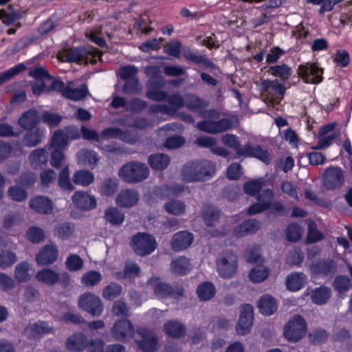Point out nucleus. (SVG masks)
I'll return each instance as SVG.
<instances>
[{
    "instance_id": "69168bd1",
    "label": "nucleus",
    "mask_w": 352,
    "mask_h": 352,
    "mask_svg": "<svg viewBox=\"0 0 352 352\" xmlns=\"http://www.w3.org/2000/svg\"><path fill=\"white\" fill-rule=\"evenodd\" d=\"M221 140L223 144L234 148L236 154L239 150L243 149V146L240 147V142L238 138L233 134H225L221 136Z\"/></svg>"
},
{
    "instance_id": "58836bf2",
    "label": "nucleus",
    "mask_w": 352,
    "mask_h": 352,
    "mask_svg": "<svg viewBox=\"0 0 352 352\" xmlns=\"http://www.w3.org/2000/svg\"><path fill=\"white\" fill-rule=\"evenodd\" d=\"M29 75L38 81L45 82V83H50V89H53V82L60 80L50 76L45 69L41 66H37L30 69Z\"/></svg>"
},
{
    "instance_id": "1a4fd4ad",
    "label": "nucleus",
    "mask_w": 352,
    "mask_h": 352,
    "mask_svg": "<svg viewBox=\"0 0 352 352\" xmlns=\"http://www.w3.org/2000/svg\"><path fill=\"white\" fill-rule=\"evenodd\" d=\"M344 182V175L341 168L330 166L325 169L323 174V185L327 190L340 188Z\"/></svg>"
},
{
    "instance_id": "2eb2a0df",
    "label": "nucleus",
    "mask_w": 352,
    "mask_h": 352,
    "mask_svg": "<svg viewBox=\"0 0 352 352\" xmlns=\"http://www.w3.org/2000/svg\"><path fill=\"white\" fill-rule=\"evenodd\" d=\"M240 317L236 326V330L240 335H245L250 332L253 324V307L246 304L241 307Z\"/></svg>"
},
{
    "instance_id": "774afa93",
    "label": "nucleus",
    "mask_w": 352,
    "mask_h": 352,
    "mask_svg": "<svg viewBox=\"0 0 352 352\" xmlns=\"http://www.w3.org/2000/svg\"><path fill=\"white\" fill-rule=\"evenodd\" d=\"M65 159V156L63 153V150L53 148L50 155V164L56 168H60Z\"/></svg>"
},
{
    "instance_id": "09e8293b",
    "label": "nucleus",
    "mask_w": 352,
    "mask_h": 352,
    "mask_svg": "<svg viewBox=\"0 0 352 352\" xmlns=\"http://www.w3.org/2000/svg\"><path fill=\"white\" fill-rule=\"evenodd\" d=\"M68 140V135L63 131H57L51 138L50 148L63 150L67 146Z\"/></svg>"
},
{
    "instance_id": "b1692460",
    "label": "nucleus",
    "mask_w": 352,
    "mask_h": 352,
    "mask_svg": "<svg viewBox=\"0 0 352 352\" xmlns=\"http://www.w3.org/2000/svg\"><path fill=\"white\" fill-rule=\"evenodd\" d=\"M273 195L271 190H263L258 197V203L249 208L248 213L255 214L267 209L270 206Z\"/></svg>"
},
{
    "instance_id": "39448f33",
    "label": "nucleus",
    "mask_w": 352,
    "mask_h": 352,
    "mask_svg": "<svg viewBox=\"0 0 352 352\" xmlns=\"http://www.w3.org/2000/svg\"><path fill=\"white\" fill-rule=\"evenodd\" d=\"M307 323L300 315L291 318L284 327V336L289 342H296L307 333Z\"/></svg>"
},
{
    "instance_id": "3c124183",
    "label": "nucleus",
    "mask_w": 352,
    "mask_h": 352,
    "mask_svg": "<svg viewBox=\"0 0 352 352\" xmlns=\"http://www.w3.org/2000/svg\"><path fill=\"white\" fill-rule=\"evenodd\" d=\"M65 267L70 272H78L84 266L83 260L77 254H69L65 262Z\"/></svg>"
},
{
    "instance_id": "6e6d98bb",
    "label": "nucleus",
    "mask_w": 352,
    "mask_h": 352,
    "mask_svg": "<svg viewBox=\"0 0 352 352\" xmlns=\"http://www.w3.org/2000/svg\"><path fill=\"white\" fill-rule=\"evenodd\" d=\"M122 293L120 285L111 283L106 286L102 291V296L105 299L112 300L119 296Z\"/></svg>"
},
{
    "instance_id": "e2e57ef3",
    "label": "nucleus",
    "mask_w": 352,
    "mask_h": 352,
    "mask_svg": "<svg viewBox=\"0 0 352 352\" xmlns=\"http://www.w3.org/2000/svg\"><path fill=\"white\" fill-rule=\"evenodd\" d=\"M219 211L217 209L209 208L204 212L203 218L207 226H213L219 217Z\"/></svg>"
},
{
    "instance_id": "a19ab883",
    "label": "nucleus",
    "mask_w": 352,
    "mask_h": 352,
    "mask_svg": "<svg viewBox=\"0 0 352 352\" xmlns=\"http://www.w3.org/2000/svg\"><path fill=\"white\" fill-rule=\"evenodd\" d=\"M102 276L96 270H89L84 273L80 278V283L85 287H92L100 283Z\"/></svg>"
},
{
    "instance_id": "864d4df0",
    "label": "nucleus",
    "mask_w": 352,
    "mask_h": 352,
    "mask_svg": "<svg viewBox=\"0 0 352 352\" xmlns=\"http://www.w3.org/2000/svg\"><path fill=\"white\" fill-rule=\"evenodd\" d=\"M269 72L274 76L279 77L283 80H287L292 76L291 67L285 64L272 66L270 67Z\"/></svg>"
},
{
    "instance_id": "a18cd8bd",
    "label": "nucleus",
    "mask_w": 352,
    "mask_h": 352,
    "mask_svg": "<svg viewBox=\"0 0 352 352\" xmlns=\"http://www.w3.org/2000/svg\"><path fill=\"white\" fill-rule=\"evenodd\" d=\"M29 159L34 168H40L47 162V152L44 148L36 149L30 154Z\"/></svg>"
},
{
    "instance_id": "aec40b11",
    "label": "nucleus",
    "mask_w": 352,
    "mask_h": 352,
    "mask_svg": "<svg viewBox=\"0 0 352 352\" xmlns=\"http://www.w3.org/2000/svg\"><path fill=\"white\" fill-rule=\"evenodd\" d=\"M237 155L254 157L265 163H268L271 160L270 154L267 151L258 146H252L250 144H245L243 146L242 150H239L237 151Z\"/></svg>"
},
{
    "instance_id": "37998d69",
    "label": "nucleus",
    "mask_w": 352,
    "mask_h": 352,
    "mask_svg": "<svg viewBox=\"0 0 352 352\" xmlns=\"http://www.w3.org/2000/svg\"><path fill=\"white\" fill-rule=\"evenodd\" d=\"M44 137L43 131L36 128L34 129H30V131L26 133L23 138V142L25 145L32 147L38 144Z\"/></svg>"
},
{
    "instance_id": "2f4dec72",
    "label": "nucleus",
    "mask_w": 352,
    "mask_h": 352,
    "mask_svg": "<svg viewBox=\"0 0 352 352\" xmlns=\"http://www.w3.org/2000/svg\"><path fill=\"white\" fill-rule=\"evenodd\" d=\"M33 270L30 263L23 261L17 264L14 272V276L16 281L24 283L30 280L32 276Z\"/></svg>"
},
{
    "instance_id": "9b49d317",
    "label": "nucleus",
    "mask_w": 352,
    "mask_h": 352,
    "mask_svg": "<svg viewBox=\"0 0 352 352\" xmlns=\"http://www.w3.org/2000/svg\"><path fill=\"white\" fill-rule=\"evenodd\" d=\"M111 337L118 341L126 342L134 336L132 323L127 319L116 321L111 329Z\"/></svg>"
},
{
    "instance_id": "e433bc0d",
    "label": "nucleus",
    "mask_w": 352,
    "mask_h": 352,
    "mask_svg": "<svg viewBox=\"0 0 352 352\" xmlns=\"http://www.w3.org/2000/svg\"><path fill=\"white\" fill-rule=\"evenodd\" d=\"M270 273L268 267L261 263H258L250 270L248 277L253 283H261L267 278Z\"/></svg>"
},
{
    "instance_id": "8fccbe9b",
    "label": "nucleus",
    "mask_w": 352,
    "mask_h": 352,
    "mask_svg": "<svg viewBox=\"0 0 352 352\" xmlns=\"http://www.w3.org/2000/svg\"><path fill=\"white\" fill-rule=\"evenodd\" d=\"M72 180L77 185L87 186L94 182V176L89 171L78 170L74 174Z\"/></svg>"
},
{
    "instance_id": "4d7b16f0",
    "label": "nucleus",
    "mask_w": 352,
    "mask_h": 352,
    "mask_svg": "<svg viewBox=\"0 0 352 352\" xmlns=\"http://www.w3.org/2000/svg\"><path fill=\"white\" fill-rule=\"evenodd\" d=\"M303 233L302 228L295 223L289 225L286 230V237L288 241H298Z\"/></svg>"
},
{
    "instance_id": "6e6552de",
    "label": "nucleus",
    "mask_w": 352,
    "mask_h": 352,
    "mask_svg": "<svg viewBox=\"0 0 352 352\" xmlns=\"http://www.w3.org/2000/svg\"><path fill=\"white\" fill-rule=\"evenodd\" d=\"M78 307L93 316H99L103 306L100 298L91 292H86L78 298Z\"/></svg>"
},
{
    "instance_id": "7c9ffc66",
    "label": "nucleus",
    "mask_w": 352,
    "mask_h": 352,
    "mask_svg": "<svg viewBox=\"0 0 352 352\" xmlns=\"http://www.w3.org/2000/svg\"><path fill=\"white\" fill-rule=\"evenodd\" d=\"M185 190V187L182 185H175L169 186L164 185L162 186H157L154 188L153 192L155 195L162 197H178Z\"/></svg>"
},
{
    "instance_id": "f8f14e48",
    "label": "nucleus",
    "mask_w": 352,
    "mask_h": 352,
    "mask_svg": "<svg viewBox=\"0 0 352 352\" xmlns=\"http://www.w3.org/2000/svg\"><path fill=\"white\" fill-rule=\"evenodd\" d=\"M138 347L144 352H154L157 347V340L155 334L146 329H139L134 338Z\"/></svg>"
},
{
    "instance_id": "5fc2aeb1",
    "label": "nucleus",
    "mask_w": 352,
    "mask_h": 352,
    "mask_svg": "<svg viewBox=\"0 0 352 352\" xmlns=\"http://www.w3.org/2000/svg\"><path fill=\"white\" fill-rule=\"evenodd\" d=\"M118 188V181L116 179H108L104 180L100 187V192L103 195H113Z\"/></svg>"
},
{
    "instance_id": "f03ea898",
    "label": "nucleus",
    "mask_w": 352,
    "mask_h": 352,
    "mask_svg": "<svg viewBox=\"0 0 352 352\" xmlns=\"http://www.w3.org/2000/svg\"><path fill=\"white\" fill-rule=\"evenodd\" d=\"M118 176L126 183L137 184L148 177L149 169L142 162H131L120 168Z\"/></svg>"
},
{
    "instance_id": "7ed1b4c3",
    "label": "nucleus",
    "mask_w": 352,
    "mask_h": 352,
    "mask_svg": "<svg viewBox=\"0 0 352 352\" xmlns=\"http://www.w3.org/2000/svg\"><path fill=\"white\" fill-rule=\"evenodd\" d=\"M101 56L100 51L95 49L85 47L66 49L58 54V58L60 61L95 63L96 58Z\"/></svg>"
},
{
    "instance_id": "c85d7f7f",
    "label": "nucleus",
    "mask_w": 352,
    "mask_h": 352,
    "mask_svg": "<svg viewBox=\"0 0 352 352\" xmlns=\"http://www.w3.org/2000/svg\"><path fill=\"white\" fill-rule=\"evenodd\" d=\"M41 117L36 109H30L23 113L19 120V125L25 129H32L40 122Z\"/></svg>"
},
{
    "instance_id": "de8ad7c7",
    "label": "nucleus",
    "mask_w": 352,
    "mask_h": 352,
    "mask_svg": "<svg viewBox=\"0 0 352 352\" xmlns=\"http://www.w3.org/2000/svg\"><path fill=\"white\" fill-rule=\"evenodd\" d=\"M78 161L82 165L93 166L98 162V157L93 151L82 149L78 153Z\"/></svg>"
},
{
    "instance_id": "13d9d810",
    "label": "nucleus",
    "mask_w": 352,
    "mask_h": 352,
    "mask_svg": "<svg viewBox=\"0 0 352 352\" xmlns=\"http://www.w3.org/2000/svg\"><path fill=\"white\" fill-rule=\"evenodd\" d=\"M58 184L59 186L63 190L71 191L74 189V186L69 180V171L67 166L65 167L60 171L58 177Z\"/></svg>"
},
{
    "instance_id": "49530a36",
    "label": "nucleus",
    "mask_w": 352,
    "mask_h": 352,
    "mask_svg": "<svg viewBox=\"0 0 352 352\" xmlns=\"http://www.w3.org/2000/svg\"><path fill=\"white\" fill-rule=\"evenodd\" d=\"M104 217L107 221L113 225H120L124 220V214L116 207H109L104 211Z\"/></svg>"
},
{
    "instance_id": "f257e3e1",
    "label": "nucleus",
    "mask_w": 352,
    "mask_h": 352,
    "mask_svg": "<svg viewBox=\"0 0 352 352\" xmlns=\"http://www.w3.org/2000/svg\"><path fill=\"white\" fill-rule=\"evenodd\" d=\"M214 173L213 166L210 164L190 162L182 169V180L185 182H199L211 178Z\"/></svg>"
},
{
    "instance_id": "f704fd0d",
    "label": "nucleus",
    "mask_w": 352,
    "mask_h": 352,
    "mask_svg": "<svg viewBox=\"0 0 352 352\" xmlns=\"http://www.w3.org/2000/svg\"><path fill=\"white\" fill-rule=\"evenodd\" d=\"M258 307L263 314L270 316L276 311L277 303L272 296L267 294L260 298Z\"/></svg>"
},
{
    "instance_id": "6ab92c4d",
    "label": "nucleus",
    "mask_w": 352,
    "mask_h": 352,
    "mask_svg": "<svg viewBox=\"0 0 352 352\" xmlns=\"http://www.w3.org/2000/svg\"><path fill=\"white\" fill-rule=\"evenodd\" d=\"M139 199V193L135 190L127 188L119 192L115 201L121 208H131L138 204Z\"/></svg>"
},
{
    "instance_id": "5701e85b",
    "label": "nucleus",
    "mask_w": 352,
    "mask_h": 352,
    "mask_svg": "<svg viewBox=\"0 0 352 352\" xmlns=\"http://www.w3.org/2000/svg\"><path fill=\"white\" fill-rule=\"evenodd\" d=\"M193 241V236L187 231H181L175 234L170 242L171 248L175 251L186 249Z\"/></svg>"
},
{
    "instance_id": "0eeeda50",
    "label": "nucleus",
    "mask_w": 352,
    "mask_h": 352,
    "mask_svg": "<svg viewBox=\"0 0 352 352\" xmlns=\"http://www.w3.org/2000/svg\"><path fill=\"white\" fill-rule=\"evenodd\" d=\"M36 180V177L33 173H28L20 177L16 184L9 188L8 196L14 201H23L28 197L25 188L30 187Z\"/></svg>"
},
{
    "instance_id": "a211bd4d",
    "label": "nucleus",
    "mask_w": 352,
    "mask_h": 352,
    "mask_svg": "<svg viewBox=\"0 0 352 352\" xmlns=\"http://www.w3.org/2000/svg\"><path fill=\"white\" fill-rule=\"evenodd\" d=\"M74 205L82 210H90L96 206V198L85 191H76L72 197Z\"/></svg>"
},
{
    "instance_id": "dca6fc26",
    "label": "nucleus",
    "mask_w": 352,
    "mask_h": 352,
    "mask_svg": "<svg viewBox=\"0 0 352 352\" xmlns=\"http://www.w3.org/2000/svg\"><path fill=\"white\" fill-rule=\"evenodd\" d=\"M58 256V251L53 243L44 245L36 256V261L38 265H49L54 263Z\"/></svg>"
},
{
    "instance_id": "72a5a7b5",
    "label": "nucleus",
    "mask_w": 352,
    "mask_h": 352,
    "mask_svg": "<svg viewBox=\"0 0 352 352\" xmlns=\"http://www.w3.org/2000/svg\"><path fill=\"white\" fill-rule=\"evenodd\" d=\"M148 285L153 289L155 295L158 297H166L171 294L173 292L172 287L168 284L157 278L150 279Z\"/></svg>"
},
{
    "instance_id": "680f3d73",
    "label": "nucleus",
    "mask_w": 352,
    "mask_h": 352,
    "mask_svg": "<svg viewBox=\"0 0 352 352\" xmlns=\"http://www.w3.org/2000/svg\"><path fill=\"white\" fill-rule=\"evenodd\" d=\"M16 261L15 253L10 251H3L0 253V268L5 269Z\"/></svg>"
},
{
    "instance_id": "603ef678",
    "label": "nucleus",
    "mask_w": 352,
    "mask_h": 352,
    "mask_svg": "<svg viewBox=\"0 0 352 352\" xmlns=\"http://www.w3.org/2000/svg\"><path fill=\"white\" fill-rule=\"evenodd\" d=\"M310 269L314 274H328L334 271L335 265L331 261H319L313 264Z\"/></svg>"
},
{
    "instance_id": "c756f323",
    "label": "nucleus",
    "mask_w": 352,
    "mask_h": 352,
    "mask_svg": "<svg viewBox=\"0 0 352 352\" xmlns=\"http://www.w3.org/2000/svg\"><path fill=\"white\" fill-rule=\"evenodd\" d=\"M192 269L190 260L185 256H179L174 258L170 265V270L172 273L177 275H185Z\"/></svg>"
},
{
    "instance_id": "052dcab7",
    "label": "nucleus",
    "mask_w": 352,
    "mask_h": 352,
    "mask_svg": "<svg viewBox=\"0 0 352 352\" xmlns=\"http://www.w3.org/2000/svg\"><path fill=\"white\" fill-rule=\"evenodd\" d=\"M28 240L34 243L41 242L45 238L43 230L38 227L32 226L28 229L26 233Z\"/></svg>"
},
{
    "instance_id": "bb28decb",
    "label": "nucleus",
    "mask_w": 352,
    "mask_h": 352,
    "mask_svg": "<svg viewBox=\"0 0 352 352\" xmlns=\"http://www.w3.org/2000/svg\"><path fill=\"white\" fill-rule=\"evenodd\" d=\"M306 275L301 272L289 274L285 280L286 288L291 292H297L302 288L307 283Z\"/></svg>"
},
{
    "instance_id": "ea45409f",
    "label": "nucleus",
    "mask_w": 352,
    "mask_h": 352,
    "mask_svg": "<svg viewBox=\"0 0 352 352\" xmlns=\"http://www.w3.org/2000/svg\"><path fill=\"white\" fill-rule=\"evenodd\" d=\"M216 293L214 285L210 282H204L199 284L197 288V294L199 298L203 301H207L212 298Z\"/></svg>"
},
{
    "instance_id": "423d86ee",
    "label": "nucleus",
    "mask_w": 352,
    "mask_h": 352,
    "mask_svg": "<svg viewBox=\"0 0 352 352\" xmlns=\"http://www.w3.org/2000/svg\"><path fill=\"white\" fill-rule=\"evenodd\" d=\"M133 250L140 256H145L154 252L157 243L155 238L148 233L138 232L131 241Z\"/></svg>"
},
{
    "instance_id": "c9c22d12",
    "label": "nucleus",
    "mask_w": 352,
    "mask_h": 352,
    "mask_svg": "<svg viewBox=\"0 0 352 352\" xmlns=\"http://www.w3.org/2000/svg\"><path fill=\"white\" fill-rule=\"evenodd\" d=\"M164 332L173 338H180L185 335L184 325L177 320H170L164 325Z\"/></svg>"
},
{
    "instance_id": "473e14b6",
    "label": "nucleus",
    "mask_w": 352,
    "mask_h": 352,
    "mask_svg": "<svg viewBox=\"0 0 352 352\" xmlns=\"http://www.w3.org/2000/svg\"><path fill=\"white\" fill-rule=\"evenodd\" d=\"M36 280L47 285H53L58 283L59 274L51 268L42 269L35 275Z\"/></svg>"
},
{
    "instance_id": "79ce46f5",
    "label": "nucleus",
    "mask_w": 352,
    "mask_h": 352,
    "mask_svg": "<svg viewBox=\"0 0 352 352\" xmlns=\"http://www.w3.org/2000/svg\"><path fill=\"white\" fill-rule=\"evenodd\" d=\"M102 138H118L124 142H133L134 139L127 133L123 132L116 127L104 129L101 135Z\"/></svg>"
},
{
    "instance_id": "4be33fe9",
    "label": "nucleus",
    "mask_w": 352,
    "mask_h": 352,
    "mask_svg": "<svg viewBox=\"0 0 352 352\" xmlns=\"http://www.w3.org/2000/svg\"><path fill=\"white\" fill-rule=\"evenodd\" d=\"M305 295L309 296L311 301L318 305L325 304L331 296V289L325 286L315 289H307Z\"/></svg>"
},
{
    "instance_id": "20e7f679",
    "label": "nucleus",
    "mask_w": 352,
    "mask_h": 352,
    "mask_svg": "<svg viewBox=\"0 0 352 352\" xmlns=\"http://www.w3.org/2000/svg\"><path fill=\"white\" fill-rule=\"evenodd\" d=\"M216 267L217 272L220 277L230 279L236 274L238 257L232 251H225L217 259Z\"/></svg>"
},
{
    "instance_id": "4c0bfd02",
    "label": "nucleus",
    "mask_w": 352,
    "mask_h": 352,
    "mask_svg": "<svg viewBox=\"0 0 352 352\" xmlns=\"http://www.w3.org/2000/svg\"><path fill=\"white\" fill-rule=\"evenodd\" d=\"M165 211L175 216H180L185 213L186 204L179 199H170L166 201L164 206Z\"/></svg>"
},
{
    "instance_id": "c03bdc74",
    "label": "nucleus",
    "mask_w": 352,
    "mask_h": 352,
    "mask_svg": "<svg viewBox=\"0 0 352 352\" xmlns=\"http://www.w3.org/2000/svg\"><path fill=\"white\" fill-rule=\"evenodd\" d=\"M148 162L153 169L163 170L168 166L170 159L166 154L157 153L151 155Z\"/></svg>"
},
{
    "instance_id": "338daca9",
    "label": "nucleus",
    "mask_w": 352,
    "mask_h": 352,
    "mask_svg": "<svg viewBox=\"0 0 352 352\" xmlns=\"http://www.w3.org/2000/svg\"><path fill=\"white\" fill-rule=\"evenodd\" d=\"M334 287L339 293L345 292L351 287V280L346 276H338L334 280Z\"/></svg>"
},
{
    "instance_id": "bf43d9fd",
    "label": "nucleus",
    "mask_w": 352,
    "mask_h": 352,
    "mask_svg": "<svg viewBox=\"0 0 352 352\" xmlns=\"http://www.w3.org/2000/svg\"><path fill=\"white\" fill-rule=\"evenodd\" d=\"M74 231L73 225L68 223L60 224L55 230V235L62 239H66L72 235Z\"/></svg>"
},
{
    "instance_id": "412c9836",
    "label": "nucleus",
    "mask_w": 352,
    "mask_h": 352,
    "mask_svg": "<svg viewBox=\"0 0 352 352\" xmlns=\"http://www.w3.org/2000/svg\"><path fill=\"white\" fill-rule=\"evenodd\" d=\"M261 89L272 98L276 96L278 100H281L285 94V87L277 80H271L263 79L261 80Z\"/></svg>"
},
{
    "instance_id": "393cba45",
    "label": "nucleus",
    "mask_w": 352,
    "mask_h": 352,
    "mask_svg": "<svg viewBox=\"0 0 352 352\" xmlns=\"http://www.w3.org/2000/svg\"><path fill=\"white\" fill-rule=\"evenodd\" d=\"M52 327L47 322L38 321L30 324L25 329V334L29 339H36L38 337L52 332Z\"/></svg>"
},
{
    "instance_id": "ddd939ff",
    "label": "nucleus",
    "mask_w": 352,
    "mask_h": 352,
    "mask_svg": "<svg viewBox=\"0 0 352 352\" xmlns=\"http://www.w3.org/2000/svg\"><path fill=\"white\" fill-rule=\"evenodd\" d=\"M169 105L156 104L151 107V110L153 113H162L167 115H174L177 110L182 108L185 105L184 99L177 94H172L167 98Z\"/></svg>"
},
{
    "instance_id": "0e129e2a",
    "label": "nucleus",
    "mask_w": 352,
    "mask_h": 352,
    "mask_svg": "<svg viewBox=\"0 0 352 352\" xmlns=\"http://www.w3.org/2000/svg\"><path fill=\"white\" fill-rule=\"evenodd\" d=\"M25 69L23 64H19L10 69L0 74V85L11 79Z\"/></svg>"
},
{
    "instance_id": "a878e982",
    "label": "nucleus",
    "mask_w": 352,
    "mask_h": 352,
    "mask_svg": "<svg viewBox=\"0 0 352 352\" xmlns=\"http://www.w3.org/2000/svg\"><path fill=\"white\" fill-rule=\"evenodd\" d=\"M29 206L33 210L41 214L51 213L53 209L51 200L43 196H37L31 199Z\"/></svg>"
},
{
    "instance_id": "cd10ccee",
    "label": "nucleus",
    "mask_w": 352,
    "mask_h": 352,
    "mask_svg": "<svg viewBox=\"0 0 352 352\" xmlns=\"http://www.w3.org/2000/svg\"><path fill=\"white\" fill-rule=\"evenodd\" d=\"M87 338L83 333H74L66 341L67 349L73 352H80L87 346Z\"/></svg>"
},
{
    "instance_id": "f3484780",
    "label": "nucleus",
    "mask_w": 352,
    "mask_h": 352,
    "mask_svg": "<svg viewBox=\"0 0 352 352\" xmlns=\"http://www.w3.org/2000/svg\"><path fill=\"white\" fill-rule=\"evenodd\" d=\"M197 128L206 133L216 134L226 131L231 126V122L227 119L218 121L208 120L197 123Z\"/></svg>"
},
{
    "instance_id": "9d476101",
    "label": "nucleus",
    "mask_w": 352,
    "mask_h": 352,
    "mask_svg": "<svg viewBox=\"0 0 352 352\" xmlns=\"http://www.w3.org/2000/svg\"><path fill=\"white\" fill-rule=\"evenodd\" d=\"M71 82L67 86H65L60 80L53 82V87L54 91L60 92L64 97L73 100H80L83 99L88 94L87 86L82 85L79 88L73 89L71 87Z\"/></svg>"
},
{
    "instance_id": "4468645a",
    "label": "nucleus",
    "mask_w": 352,
    "mask_h": 352,
    "mask_svg": "<svg viewBox=\"0 0 352 352\" xmlns=\"http://www.w3.org/2000/svg\"><path fill=\"white\" fill-rule=\"evenodd\" d=\"M298 73L306 83L317 84L322 80V69L316 64L300 65Z\"/></svg>"
}]
</instances>
